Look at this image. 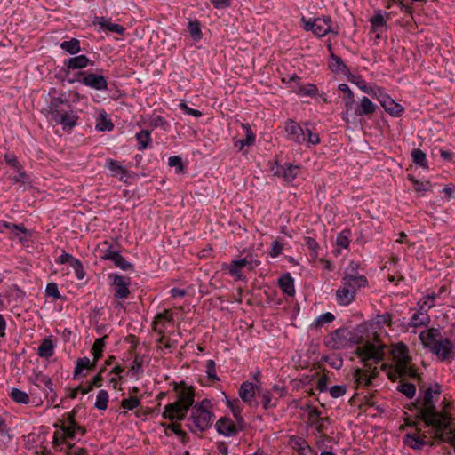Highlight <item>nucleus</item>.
Here are the masks:
<instances>
[{
	"instance_id": "43",
	"label": "nucleus",
	"mask_w": 455,
	"mask_h": 455,
	"mask_svg": "<svg viewBox=\"0 0 455 455\" xmlns=\"http://www.w3.org/2000/svg\"><path fill=\"white\" fill-rule=\"evenodd\" d=\"M407 180L413 184V189L421 196L431 188L430 181H421L416 179L412 174H408Z\"/></svg>"
},
{
	"instance_id": "40",
	"label": "nucleus",
	"mask_w": 455,
	"mask_h": 455,
	"mask_svg": "<svg viewBox=\"0 0 455 455\" xmlns=\"http://www.w3.org/2000/svg\"><path fill=\"white\" fill-rule=\"evenodd\" d=\"M114 124L111 119L108 118L105 111H101L97 118L96 130L99 132H111L114 130Z\"/></svg>"
},
{
	"instance_id": "6",
	"label": "nucleus",
	"mask_w": 455,
	"mask_h": 455,
	"mask_svg": "<svg viewBox=\"0 0 455 455\" xmlns=\"http://www.w3.org/2000/svg\"><path fill=\"white\" fill-rule=\"evenodd\" d=\"M435 402L436 399L432 389L426 388L421 402L418 401L413 404L418 411L415 418L421 419L425 425L432 424L430 416H435Z\"/></svg>"
},
{
	"instance_id": "13",
	"label": "nucleus",
	"mask_w": 455,
	"mask_h": 455,
	"mask_svg": "<svg viewBox=\"0 0 455 455\" xmlns=\"http://www.w3.org/2000/svg\"><path fill=\"white\" fill-rule=\"evenodd\" d=\"M421 429L418 428L415 433H407L403 436V443L404 445L416 450L420 451L423 449L424 446L429 445L431 447L435 445V442H427L425 441V438L427 435L424 434L422 436L420 435Z\"/></svg>"
},
{
	"instance_id": "25",
	"label": "nucleus",
	"mask_w": 455,
	"mask_h": 455,
	"mask_svg": "<svg viewBox=\"0 0 455 455\" xmlns=\"http://www.w3.org/2000/svg\"><path fill=\"white\" fill-rule=\"evenodd\" d=\"M329 68L331 72L335 74H342L346 76L347 78L350 77L351 72L348 67L344 63L342 59L331 52L330 54V60L328 62Z\"/></svg>"
},
{
	"instance_id": "63",
	"label": "nucleus",
	"mask_w": 455,
	"mask_h": 455,
	"mask_svg": "<svg viewBox=\"0 0 455 455\" xmlns=\"http://www.w3.org/2000/svg\"><path fill=\"white\" fill-rule=\"evenodd\" d=\"M335 320V316L331 312H326L320 315L314 323L315 329L321 328L324 323H331Z\"/></svg>"
},
{
	"instance_id": "22",
	"label": "nucleus",
	"mask_w": 455,
	"mask_h": 455,
	"mask_svg": "<svg viewBox=\"0 0 455 455\" xmlns=\"http://www.w3.org/2000/svg\"><path fill=\"white\" fill-rule=\"evenodd\" d=\"M180 421H171V423L160 422L159 425L164 428V435L170 436V432L173 433L178 436L183 444H186L188 441V434L181 429Z\"/></svg>"
},
{
	"instance_id": "23",
	"label": "nucleus",
	"mask_w": 455,
	"mask_h": 455,
	"mask_svg": "<svg viewBox=\"0 0 455 455\" xmlns=\"http://www.w3.org/2000/svg\"><path fill=\"white\" fill-rule=\"evenodd\" d=\"M419 338L423 347L427 349L433 346L434 343L438 342L439 339H443L442 338L441 330L433 327L422 331Z\"/></svg>"
},
{
	"instance_id": "33",
	"label": "nucleus",
	"mask_w": 455,
	"mask_h": 455,
	"mask_svg": "<svg viewBox=\"0 0 455 455\" xmlns=\"http://www.w3.org/2000/svg\"><path fill=\"white\" fill-rule=\"evenodd\" d=\"M60 47L70 56L76 55L82 51L80 40L75 37L62 41Z\"/></svg>"
},
{
	"instance_id": "11",
	"label": "nucleus",
	"mask_w": 455,
	"mask_h": 455,
	"mask_svg": "<svg viewBox=\"0 0 455 455\" xmlns=\"http://www.w3.org/2000/svg\"><path fill=\"white\" fill-rule=\"evenodd\" d=\"M374 96L377 98L385 111L391 116L400 117L404 113V108L400 103L395 101L380 88H379L378 92L374 93Z\"/></svg>"
},
{
	"instance_id": "27",
	"label": "nucleus",
	"mask_w": 455,
	"mask_h": 455,
	"mask_svg": "<svg viewBox=\"0 0 455 455\" xmlns=\"http://www.w3.org/2000/svg\"><path fill=\"white\" fill-rule=\"evenodd\" d=\"M378 106L374 104L368 97L363 96L356 104L355 114L359 116H370L375 113Z\"/></svg>"
},
{
	"instance_id": "8",
	"label": "nucleus",
	"mask_w": 455,
	"mask_h": 455,
	"mask_svg": "<svg viewBox=\"0 0 455 455\" xmlns=\"http://www.w3.org/2000/svg\"><path fill=\"white\" fill-rule=\"evenodd\" d=\"M453 409V403L445 397L441 402V410H437L435 407V416H430L431 423L429 425H425L426 427H432L437 425L439 427H446L448 425V420H455V418L452 416L451 411Z\"/></svg>"
},
{
	"instance_id": "39",
	"label": "nucleus",
	"mask_w": 455,
	"mask_h": 455,
	"mask_svg": "<svg viewBox=\"0 0 455 455\" xmlns=\"http://www.w3.org/2000/svg\"><path fill=\"white\" fill-rule=\"evenodd\" d=\"M338 89L342 92H347V95H344L343 103H344L345 111L349 112L350 110H352L353 106L355 104L354 92L349 88V86L346 84H339Z\"/></svg>"
},
{
	"instance_id": "53",
	"label": "nucleus",
	"mask_w": 455,
	"mask_h": 455,
	"mask_svg": "<svg viewBox=\"0 0 455 455\" xmlns=\"http://www.w3.org/2000/svg\"><path fill=\"white\" fill-rule=\"evenodd\" d=\"M109 402V395L107 390L100 389L96 396L94 407L100 411H105Z\"/></svg>"
},
{
	"instance_id": "46",
	"label": "nucleus",
	"mask_w": 455,
	"mask_h": 455,
	"mask_svg": "<svg viewBox=\"0 0 455 455\" xmlns=\"http://www.w3.org/2000/svg\"><path fill=\"white\" fill-rule=\"evenodd\" d=\"M370 22L371 32L372 33L379 32V30L383 27H387V20L384 19L380 11H379L372 17H371Z\"/></svg>"
},
{
	"instance_id": "44",
	"label": "nucleus",
	"mask_w": 455,
	"mask_h": 455,
	"mask_svg": "<svg viewBox=\"0 0 455 455\" xmlns=\"http://www.w3.org/2000/svg\"><path fill=\"white\" fill-rule=\"evenodd\" d=\"M108 335H103L101 338L97 339L92 345L91 349L92 355L96 357V360H100L103 355V351L106 346V339Z\"/></svg>"
},
{
	"instance_id": "29",
	"label": "nucleus",
	"mask_w": 455,
	"mask_h": 455,
	"mask_svg": "<svg viewBox=\"0 0 455 455\" xmlns=\"http://www.w3.org/2000/svg\"><path fill=\"white\" fill-rule=\"evenodd\" d=\"M455 420H448V425L446 427H438L437 425L432 426L435 430L434 438L437 440L439 443H443L440 436H443L444 439L446 438H454L455 439V427H452Z\"/></svg>"
},
{
	"instance_id": "21",
	"label": "nucleus",
	"mask_w": 455,
	"mask_h": 455,
	"mask_svg": "<svg viewBox=\"0 0 455 455\" xmlns=\"http://www.w3.org/2000/svg\"><path fill=\"white\" fill-rule=\"evenodd\" d=\"M289 445L295 450L299 455H316L305 438L298 435H291L289 439Z\"/></svg>"
},
{
	"instance_id": "51",
	"label": "nucleus",
	"mask_w": 455,
	"mask_h": 455,
	"mask_svg": "<svg viewBox=\"0 0 455 455\" xmlns=\"http://www.w3.org/2000/svg\"><path fill=\"white\" fill-rule=\"evenodd\" d=\"M338 35L339 32L331 28V27H325L318 18H315V25L314 28V35L317 37H323L328 34Z\"/></svg>"
},
{
	"instance_id": "15",
	"label": "nucleus",
	"mask_w": 455,
	"mask_h": 455,
	"mask_svg": "<svg viewBox=\"0 0 455 455\" xmlns=\"http://www.w3.org/2000/svg\"><path fill=\"white\" fill-rule=\"evenodd\" d=\"M215 429L220 435H223L225 437H233L237 435L235 423L231 418L228 416L220 417L216 421Z\"/></svg>"
},
{
	"instance_id": "35",
	"label": "nucleus",
	"mask_w": 455,
	"mask_h": 455,
	"mask_svg": "<svg viewBox=\"0 0 455 455\" xmlns=\"http://www.w3.org/2000/svg\"><path fill=\"white\" fill-rule=\"evenodd\" d=\"M135 139L138 143L137 149L139 151H143L151 147L152 139L150 131L140 130L139 132L135 134Z\"/></svg>"
},
{
	"instance_id": "34",
	"label": "nucleus",
	"mask_w": 455,
	"mask_h": 455,
	"mask_svg": "<svg viewBox=\"0 0 455 455\" xmlns=\"http://www.w3.org/2000/svg\"><path fill=\"white\" fill-rule=\"evenodd\" d=\"M36 380L38 381L39 383L44 385V387L47 388L46 389V392H47L46 396H47L48 400L51 401L52 403H53L57 398V393L53 389V384H52V379L47 375L37 374L36 377Z\"/></svg>"
},
{
	"instance_id": "61",
	"label": "nucleus",
	"mask_w": 455,
	"mask_h": 455,
	"mask_svg": "<svg viewBox=\"0 0 455 455\" xmlns=\"http://www.w3.org/2000/svg\"><path fill=\"white\" fill-rule=\"evenodd\" d=\"M305 141L307 144V147L310 148L312 146H315L320 143L321 140L318 133H314L312 131L307 128V124L305 127Z\"/></svg>"
},
{
	"instance_id": "12",
	"label": "nucleus",
	"mask_w": 455,
	"mask_h": 455,
	"mask_svg": "<svg viewBox=\"0 0 455 455\" xmlns=\"http://www.w3.org/2000/svg\"><path fill=\"white\" fill-rule=\"evenodd\" d=\"M351 334L347 327H340L331 332L325 339V345L333 350L346 347L348 342V336Z\"/></svg>"
},
{
	"instance_id": "26",
	"label": "nucleus",
	"mask_w": 455,
	"mask_h": 455,
	"mask_svg": "<svg viewBox=\"0 0 455 455\" xmlns=\"http://www.w3.org/2000/svg\"><path fill=\"white\" fill-rule=\"evenodd\" d=\"M285 131L288 133L289 140H293L295 143L301 144L305 141V128L296 122L290 120L285 127Z\"/></svg>"
},
{
	"instance_id": "19",
	"label": "nucleus",
	"mask_w": 455,
	"mask_h": 455,
	"mask_svg": "<svg viewBox=\"0 0 455 455\" xmlns=\"http://www.w3.org/2000/svg\"><path fill=\"white\" fill-rule=\"evenodd\" d=\"M260 389L251 381H243L239 388L238 394L242 401L251 406L253 399Z\"/></svg>"
},
{
	"instance_id": "28",
	"label": "nucleus",
	"mask_w": 455,
	"mask_h": 455,
	"mask_svg": "<svg viewBox=\"0 0 455 455\" xmlns=\"http://www.w3.org/2000/svg\"><path fill=\"white\" fill-rule=\"evenodd\" d=\"M242 128L245 132V138L238 140L234 143V146L238 148V151H241L245 146L250 147L254 145L256 141V134L252 132L250 124H242Z\"/></svg>"
},
{
	"instance_id": "37",
	"label": "nucleus",
	"mask_w": 455,
	"mask_h": 455,
	"mask_svg": "<svg viewBox=\"0 0 455 455\" xmlns=\"http://www.w3.org/2000/svg\"><path fill=\"white\" fill-rule=\"evenodd\" d=\"M258 396L260 398L262 407L265 411H268L277 407L278 399H273V395L270 390H259L258 391Z\"/></svg>"
},
{
	"instance_id": "30",
	"label": "nucleus",
	"mask_w": 455,
	"mask_h": 455,
	"mask_svg": "<svg viewBox=\"0 0 455 455\" xmlns=\"http://www.w3.org/2000/svg\"><path fill=\"white\" fill-rule=\"evenodd\" d=\"M106 167L112 172V176L118 177L119 180L127 182L124 178L128 176V171L118 161L108 158L106 160Z\"/></svg>"
},
{
	"instance_id": "20",
	"label": "nucleus",
	"mask_w": 455,
	"mask_h": 455,
	"mask_svg": "<svg viewBox=\"0 0 455 455\" xmlns=\"http://www.w3.org/2000/svg\"><path fill=\"white\" fill-rule=\"evenodd\" d=\"M396 363L398 365H404V363H411L412 361L409 354V348L403 342H398L393 346L391 350Z\"/></svg>"
},
{
	"instance_id": "48",
	"label": "nucleus",
	"mask_w": 455,
	"mask_h": 455,
	"mask_svg": "<svg viewBox=\"0 0 455 455\" xmlns=\"http://www.w3.org/2000/svg\"><path fill=\"white\" fill-rule=\"evenodd\" d=\"M88 367H89V358L88 357L84 356V357L78 358L76 361V367L73 371L72 379H79L81 376L84 377L85 374H83V371L84 370H88Z\"/></svg>"
},
{
	"instance_id": "42",
	"label": "nucleus",
	"mask_w": 455,
	"mask_h": 455,
	"mask_svg": "<svg viewBox=\"0 0 455 455\" xmlns=\"http://www.w3.org/2000/svg\"><path fill=\"white\" fill-rule=\"evenodd\" d=\"M6 297L12 298L16 303L20 304L25 300L27 295L18 284H12L7 290Z\"/></svg>"
},
{
	"instance_id": "38",
	"label": "nucleus",
	"mask_w": 455,
	"mask_h": 455,
	"mask_svg": "<svg viewBox=\"0 0 455 455\" xmlns=\"http://www.w3.org/2000/svg\"><path fill=\"white\" fill-rule=\"evenodd\" d=\"M295 93L300 96L315 97L318 93V88L315 84H296V87L292 90Z\"/></svg>"
},
{
	"instance_id": "5",
	"label": "nucleus",
	"mask_w": 455,
	"mask_h": 455,
	"mask_svg": "<svg viewBox=\"0 0 455 455\" xmlns=\"http://www.w3.org/2000/svg\"><path fill=\"white\" fill-rule=\"evenodd\" d=\"M67 80L69 84L79 83L95 91H106L108 86V80L102 74L90 70L77 71L73 74L72 78Z\"/></svg>"
},
{
	"instance_id": "50",
	"label": "nucleus",
	"mask_w": 455,
	"mask_h": 455,
	"mask_svg": "<svg viewBox=\"0 0 455 455\" xmlns=\"http://www.w3.org/2000/svg\"><path fill=\"white\" fill-rule=\"evenodd\" d=\"M99 24L101 28L108 30L110 32L116 33L118 35H124L125 32V28L116 23H112L107 20L104 17L100 18Z\"/></svg>"
},
{
	"instance_id": "59",
	"label": "nucleus",
	"mask_w": 455,
	"mask_h": 455,
	"mask_svg": "<svg viewBox=\"0 0 455 455\" xmlns=\"http://www.w3.org/2000/svg\"><path fill=\"white\" fill-rule=\"evenodd\" d=\"M396 389L409 399L413 398L416 394V386L410 382L401 383Z\"/></svg>"
},
{
	"instance_id": "16",
	"label": "nucleus",
	"mask_w": 455,
	"mask_h": 455,
	"mask_svg": "<svg viewBox=\"0 0 455 455\" xmlns=\"http://www.w3.org/2000/svg\"><path fill=\"white\" fill-rule=\"evenodd\" d=\"M82 408L81 405L75 406L71 411L66 414V421L62 422L61 425L54 424V427H60V429L66 434V436L73 439L74 438V427H78V423L76 421V416L79 410Z\"/></svg>"
},
{
	"instance_id": "14",
	"label": "nucleus",
	"mask_w": 455,
	"mask_h": 455,
	"mask_svg": "<svg viewBox=\"0 0 455 455\" xmlns=\"http://www.w3.org/2000/svg\"><path fill=\"white\" fill-rule=\"evenodd\" d=\"M276 170L274 172L275 176L281 177L286 182H292L299 175V172L300 170L299 165H294L290 163H285L284 164H279L277 162Z\"/></svg>"
},
{
	"instance_id": "57",
	"label": "nucleus",
	"mask_w": 455,
	"mask_h": 455,
	"mask_svg": "<svg viewBox=\"0 0 455 455\" xmlns=\"http://www.w3.org/2000/svg\"><path fill=\"white\" fill-rule=\"evenodd\" d=\"M351 230L346 228L338 234L336 238V244L343 249H347L350 245Z\"/></svg>"
},
{
	"instance_id": "7",
	"label": "nucleus",
	"mask_w": 455,
	"mask_h": 455,
	"mask_svg": "<svg viewBox=\"0 0 455 455\" xmlns=\"http://www.w3.org/2000/svg\"><path fill=\"white\" fill-rule=\"evenodd\" d=\"M94 61L91 60L86 55L80 54V55H73L68 59H66L63 61V65L59 71V73L56 74L55 77L64 82L68 76L70 74L73 70H78V71H84L83 69L85 68L88 66H93Z\"/></svg>"
},
{
	"instance_id": "1",
	"label": "nucleus",
	"mask_w": 455,
	"mask_h": 455,
	"mask_svg": "<svg viewBox=\"0 0 455 455\" xmlns=\"http://www.w3.org/2000/svg\"><path fill=\"white\" fill-rule=\"evenodd\" d=\"M172 385L177 393V400L164 406L162 417L170 421H183L195 403L196 389L193 386H188L184 380L173 382Z\"/></svg>"
},
{
	"instance_id": "60",
	"label": "nucleus",
	"mask_w": 455,
	"mask_h": 455,
	"mask_svg": "<svg viewBox=\"0 0 455 455\" xmlns=\"http://www.w3.org/2000/svg\"><path fill=\"white\" fill-rule=\"evenodd\" d=\"M223 394L226 396V405L230 409L233 417L235 418L242 414L243 407H241L240 401L237 398L231 400L226 395L225 393Z\"/></svg>"
},
{
	"instance_id": "47",
	"label": "nucleus",
	"mask_w": 455,
	"mask_h": 455,
	"mask_svg": "<svg viewBox=\"0 0 455 455\" xmlns=\"http://www.w3.org/2000/svg\"><path fill=\"white\" fill-rule=\"evenodd\" d=\"M411 156L413 163L416 165L420 166L423 169L429 168L427 159V155L421 149L414 148L411 151Z\"/></svg>"
},
{
	"instance_id": "45",
	"label": "nucleus",
	"mask_w": 455,
	"mask_h": 455,
	"mask_svg": "<svg viewBox=\"0 0 455 455\" xmlns=\"http://www.w3.org/2000/svg\"><path fill=\"white\" fill-rule=\"evenodd\" d=\"M401 370V374L403 377H409L413 379H417L419 383L422 381L420 374L418 373L417 369L411 365V363H404V365H398Z\"/></svg>"
},
{
	"instance_id": "55",
	"label": "nucleus",
	"mask_w": 455,
	"mask_h": 455,
	"mask_svg": "<svg viewBox=\"0 0 455 455\" xmlns=\"http://www.w3.org/2000/svg\"><path fill=\"white\" fill-rule=\"evenodd\" d=\"M141 403V397H137L135 395H130L129 398H124L120 403V407L128 410L132 411L136 408H138Z\"/></svg>"
},
{
	"instance_id": "52",
	"label": "nucleus",
	"mask_w": 455,
	"mask_h": 455,
	"mask_svg": "<svg viewBox=\"0 0 455 455\" xmlns=\"http://www.w3.org/2000/svg\"><path fill=\"white\" fill-rule=\"evenodd\" d=\"M354 378L355 379V382L357 384L363 385L364 387H370L372 384V379L370 375H368L367 371L357 368L354 372Z\"/></svg>"
},
{
	"instance_id": "56",
	"label": "nucleus",
	"mask_w": 455,
	"mask_h": 455,
	"mask_svg": "<svg viewBox=\"0 0 455 455\" xmlns=\"http://www.w3.org/2000/svg\"><path fill=\"white\" fill-rule=\"evenodd\" d=\"M188 29L195 41H199L203 37L201 24L197 20H190L188 25Z\"/></svg>"
},
{
	"instance_id": "54",
	"label": "nucleus",
	"mask_w": 455,
	"mask_h": 455,
	"mask_svg": "<svg viewBox=\"0 0 455 455\" xmlns=\"http://www.w3.org/2000/svg\"><path fill=\"white\" fill-rule=\"evenodd\" d=\"M103 246H107L105 249H100L101 256L100 258L104 260H111L114 261V259L117 257L119 254V251L114 249V245L107 241H105L102 243Z\"/></svg>"
},
{
	"instance_id": "4",
	"label": "nucleus",
	"mask_w": 455,
	"mask_h": 455,
	"mask_svg": "<svg viewBox=\"0 0 455 455\" xmlns=\"http://www.w3.org/2000/svg\"><path fill=\"white\" fill-rule=\"evenodd\" d=\"M384 344H374L371 340H366L362 346L355 349V355L361 359L363 367L371 368L370 361L375 364L379 363L385 359Z\"/></svg>"
},
{
	"instance_id": "18",
	"label": "nucleus",
	"mask_w": 455,
	"mask_h": 455,
	"mask_svg": "<svg viewBox=\"0 0 455 455\" xmlns=\"http://www.w3.org/2000/svg\"><path fill=\"white\" fill-rule=\"evenodd\" d=\"M341 283L346 287H348L350 291L352 290L354 293L356 294V291L358 289L365 288L366 286H368L369 282L366 276L363 275H356L346 272L344 276L342 277Z\"/></svg>"
},
{
	"instance_id": "24",
	"label": "nucleus",
	"mask_w": 455,
	"mask_h": 455,
	"mask_svg": "<svg viewBox=\"0 0 455 455\" xmlns=\"http://www.w3.org/2000/svg\"><path fill=\"white\" fill-rule=\"evenodd\" d=\"M419 310L414 313L410 319L409 325L413 328L420 326H427L430 323V316L427 314V309H424V306L420 301L418 302Z\"/></svg>"
},
{
	"instance_id": "49",
	"label": "nucleus",
	"mask_w": 455,
	"mask_h": 455,
	"mask_svg": "<svg viewBox=\"0 0 455 455\" xmlns=\"http://www.w3.org/2000/svg\"><path fill=\"white\" fill-rule=\"evenodd\" d=\"M9 396L17 403L28 404L30 402L28 394L16 387L12 388Z\"/></svg>"
},
{
	"instance_id": "41",
	"label": "nucleus",
	"mask_w": 455,
	"mask_h": 455,
	"mask_svg": "<svg viewBox=\"0 0 455 455\" xmlns=\"http://www.w3.org/2000/svg\"><path fill=\"white\" fill-rule=\"evenodd\" d=\"M368 332V328L365 324H359L355 327L354 333L348 336V342L352 344H363L364 335Z\"/></svg>"
},
{
	"instance_id": "58",
	"label": "nucleus",
	"mask_w": 455,
	"mask_h": 455,
	"mask_svg": "<svg viewBox=\"0 0 455 455\" xmlns=\"http://www.w3.org/2000/svg\"><path fill=\"white\" fill-rule=\"evenodd\" d=\"M0 436L2 437L3 442L10 443L13 435L11 434V429L7 426L6 419L4 417L0 415Z\"/></svg>"
},
{
	"instance_id": "36",
	"label": "nucleus",
	"mask_w": 455,
	"mask_h": 455,
	"mask_svg": "<svg viewBox=\"0 0 455 455\" xmlns=\"http://www.w3.org/2000/svg\"><path fill=\"white\" fill-rule=\"evenodd\" d=\"M54 347L52 339L45 338L37 347V355L42 358L49 359L54 354Z\"/></svg>"
},
{
	"instance_id": "32",
	"label": "nucleus",
	"mask_w": 455,
	"mask_h": 455,
	"mask_svg": "<svg viewBox=\"0 0 455 455\" xmlns=\"http://www.w3.org/2000/svg\"><path fill=\"white\" fill-rule=\"evenodd\" d=\"M355 299L354 291L342 284L336 291V301L340 306H348Z\"/></svg>"
},
{
	"instance_id": "64",
	"label": "nucleus",
	"mask_w": 455,
	"mask_h": 455,
	"mask_svg": "<svg viewBox=\"0 0 455 455\" xmlns=\"http://www.w3.org/2000/svg\"><path fill=\"white\" fill-rule=\"evenodd\" d=\"M114 264L116 267L124 271H134V266L131 262L127 261L120 253L114 259Z\"/></svg>"
},
{
	"instance_id": "62",
	"label": "nucleus",
	"mask_w": 455,
	"mask_h": 455,
	"mask_svg": "<svg viewBox=\"0 0 455 455\" xmlns=\"http://www.w3.org/2000/svg\"><path fill=\"white\" fill-rule=\"evenodd\" d=\"M149 126L152 129L160 127L164 131H168L170 128L169 123L162 116H156L152 117L149 121Z\"/></svg>"
},
{
	"instance_id": "17",
	"label": "nucleus",
	"mask_w": 455,
	"mask_h": 455,
	"mask_svg": "<svg viewBox=\"0 0 455 455\" xmlns=\"http://www.w3.org/2000/svg\"><path fill=\"white\" fill-rule=\"evenodd\" d=\"M247 267L252 270V259H248L247 257L232 260L229 265H226V269H228L229 275L235 277V280H243L244 278L242 268Z\"/></svg>"
},
{
	"instance_id": "2",
	"label": "nucleus",
	"mask_w": 455,
	"mask_h": 455,
	"mask_svg": "<svg viewBox=\"0 0 455 455\" xmlns=\"http://www.w3.org/2000/svg\"><path fill=\"white\" fill-rule=\"evenodd\" d=\"M47 113L52 122L62 125L64 131H71L77 125L78 114L64 92L59 96H52Z\"/></svg>"
},
{
	"instance_id": "10",
	"label": "nucleus",
	"mask_w": 455,
	"mask_h": 455,
	"mask_svg": "<svg viewBox=\"0 0 455 455\" xmlns=\"http://www.w3.org/2000/svg\"><path fill=\"white\" fill-rule=\"evenodd\" d=\"M455 345L453 342L445 338L439 339L438 342L434 343L428 350L433 353L442 362H451L454 359Z\"/></svg>"
},
{
	"instance_id": "3",
	"label": "nucleus",
	"mask_w": 455,
	"mask_h": 455,
	"mask_svg": "<svg viewBox=\"0 0 455 455\" xmlns=\"http://www.w3.org/2000/svg\"><path fill=\"white\" fill-rule=\"evenodd\" d=\"M190 414L186 416V427L190 433L202 435L212 427L215 415L213 412H204L203 411H196L191 408Z\"/></svg>"
},
{
	"instance_id": "9",
	"label": "nucleus",
	"mask_w": 455,
	"mask_h": 455,
	"mask_svg": "<svg viewBox=\"0 0 455 455\" xmlns=\"http://www.w3.org/2000/svg\"><path fill=\"white\" fill-rule=\"evenodd\" d=\"M108 278L112 280L110 285L114 290V297L121 300L126 299L131 293L129 289L131 277L118 274H111Z\"/></svg>"
},
{
	"instance_id": "31",
	"label": "nucleus",
	"mask_w": 455,
	"mask_h": 455,
	"mask_svg": "<svg viewBox=\"0 0 455 455\" xmlns=\"http://www.w3.org/2000/svg\"><path fill=\"white\" fill-rule=\"evenodd\" d=\"M277 283H278L280 289L282 290V291L284 294L291 296V297L294 296V294H295L294 280L289 272L283 274L278 278Z\"/></svg>"
}]
</instances>
